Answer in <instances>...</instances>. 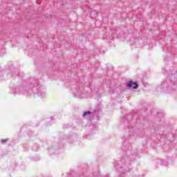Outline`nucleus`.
<instances>
[{"label":"nucleus","instance_id":"1","mask_svg":"<svg viewBox=\"0 0 177 177\" xmlns=\"http://www.w3.org/2000/svg\"><path fill=\"white\" fill-rule=\"evenodd\" d=\"M127 88H133V89H138L139 85L136 82H133L132 80L127 84Z\"/></svg>","mask_w":177,"mask_h":177},{"label":"nucleus","instance_id":"2","mask_svg":"<svg viewBox=\"0 0 177 177\" xmlns=\"http://www.w3.org/2000/svg\"><path fill=\"white\" fill-rule=\"evenodd\" d=\"M46 92L45 91V88H40L38 91H37V95L38 96H40L41 97L45 96Z\"/></svg>","mask_w":177,"mask_h":177},{"label":"nucleus","instance_id":"3","mask_svg":"<svg viewBox=\"0 0 177 177\" xmlns=\"http://www.w3.org/2000/svg\"><path fill=\"white\" fill-rule=\"evenodd\" d=\"M92 114V112H91L90 111L84 112L83 113V117H86V115H91Z\"/></svg>","mask_w":177,"mask_h":177},{"label":"nucleus","instance_id":"4","mask_svg":"<svg viewBox=\"0 0 177 177\" xmlns=\"http://www.w3.org/2000/svg\"><path fill=\"white\" fill-rule=\"evenodd\" d=\"M8 140H1V143H6Z\"/></svg>","mask_w":177,"mask_h":177},{"label":"nucleus","instance_id":"5","mask_svg":"<svg viewBox=\"0 0 177 177\" xmlns=\"http://www.w3.org/2000/svg\"><path fill=\"white\" fill-rule=\"evenodd\" d=\"M17 75H18V77L20 75V73L19 72H17Z\"/></svg>","mask_w":177,"mask_h":177},{"label":"nucleus","instance_id":"6","mask_svg":"<svg viewBox=\"0 0 177 177\" xmlns=\"http://www.w3.org/2000/svg\"><path fill=\"white\" fill-rule=\"evenodd\" d=\"M23 93H26V92H23Z\"/></svg>","mask_w":177,"mask_h":177}]
</instances>
